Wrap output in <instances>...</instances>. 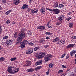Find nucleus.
Instances as JSON below:
<instances>
[{"label": "nucleus", "mask_w": 76, "mask_h": 76, "mask_svg": "<svg viewBox=\"0 0 76 76\" xmlns=\"http://www.w3.org/2000/svg\"><path fill=\"white\" fill-rule=\"evenodd\" d=\"M7 70L8 72L10 73H11V74L16 73L19 71V69L18 68L13 66L12 67L10 66H9Z\"/></svg>", "instance_id": "1"}, {"label": "nucleus", "mask_w": 76, "mask_h": 76, "mask_svg": "<svg viewBox=\"0 0 76 76\" xmlns=\"http://www.w3.org/2000/svg\"><path fill=\"white\" fill-rule=\"evenodd\" d=\"M25 35H26V34H25L24 32H21L19 33L18 36L20 37H19L17 38V41L18 42H16V44H18L20 42H21L22 41V39H23V38H24L25 37Z\"/></svg>", "instance_id": "2"}, {"label": "nucleus", "mask_w": 76, "mask_h": 76, "mask_svg": "<svg viewBox=\"0 0 76 76\" xmlns=\"http://www.w3.org/2000/svg\"><path fill=\"white\" fill-rule=\"evenodd\" d=\"M46 54H47V52H42L41 53V54L40 55L39 54L37 53L36 55V57H38L39 59H41V58H42L43 57H44V56Z\"/></svg>", "instance_id": "3"}, {"label": "nucleus", "mask_w": 76, "mask_h": 76, "mask_svg": "<svg viewBox=\"0 0 76 76\" xmlns=\"http://www.w3.org/2000/svg\"><path fill=\"white\" fill-rule=\"evenodd\" d=\"M21 44L20 47L22 49H23L25 47V45L28 44V42L26 40H23L22 42H21Z\"/></svg>", "instance_id": "4"}, {"label": "nucleus", "mask_w": 76, "mask_h": 76, "mask_svg": "<svg viewBox=\"0 0 76 76\" xmlns=\"http://www.w3.org/2000/svg\"><path fill=\"white\" fill-rule=\"evenodd\" d=\"M52 57H53V56L50 54H48L47 55V56L44 57V59L46 62L48 61Z\"/></svg>", "instance_id": "5"}, {"label": "nucleus", "mask_w": 76, "mask_h": 76, "mask_svg": "<svg viewBox=\"0 0 76 76\" xmlns=\"http://www.w3.org/2000/svg\"><path fill=\"white\" fill-rule=\"evenodd\" d=\"M12 42H13V40H12V39H9L6 42L5 44L6 46H7V47H9V46H10V45L12 44Z\"/></svg>", "instance_id": "6"}, {"label": "nucleus", "mask_w": 76, "mask_h": 76, "mask_svg": "<svg viewBox=\"0 0 76 76\" xmlns=\"http://www.w3.org/2000/svg\"><path fill=\"white\" fill-rule=\"evenodd\" d=\"M53 12H54L55 14H58L60 12V10H59L54 9L53 10Z\"/></svg>", "instance_id": "7"}, {"label": "nucleus", "mask_w": 76, "mask_h": 76, "mask_svg": "<svg viewBox=\"0 0 76 76\" xmlns=\"http://www.w3.org/2000/svg\"><path fill=\"white\" fill-rule=\"evenodd\" d=\"M33 52V49H30L28 50H27L26 51V54H30L32 53Z\"/></svg>", "instance_id": "8"}, {"label": "nucleus", "mask_w": 76, "mask_h": 76, "mask_svg": "<svg viewBox=\"0 0 76 76\" xmlns=\"http://www.w3.org/2000/svg\"><path fill=\"white\" fill-rule=\"evenodd\" d=\"M31 61L28 60L27 61L26 63L25 64V66H29L31 65Z\"/></svg>", "instance_id": "9"}, {"label": "nucleus", "mask_w": 76, "mask_h": 76, "mask_svg": "<svg viewBox=\"0 0 76 76\" xmlns=\"http://www.w3.org/2000/svg\"><path fill=\"white\" fill-rule=\"evenodd\" d=\"M74 46H75L74 44H71L68 45L66 47L67 49H69V48H73Z\"/></svg>", "instance_id": "10"}, {"label": "nucleus", "mask_w": 76, "mask_h": 76, "mask_svg": "<svg viewBox=\"0 0 76 76\" xmlns=\"http://www.w3.org/2000/svg\"><path fill=\"white\" fill-rule=\"evenodd\" d=\"M20 1L19 0H14L13 1V3L15 5H18L19 3H20Z\"/></svg>", "instance_id": "11"}, {"label": "nucleus", "mask_w": 76, "mask_h": 76, "mask_svg": "<svg viewBox=\"0 0 76 76\" xmlns=\"http://www.w3.org/2000/svg\"><path fill=\"white\" fill-rule=\"evenodd\" d=\"M42 62V60H39L35 63V65L37 66V65L41 64Z\"/></svg>", "instance_id": "12"}, {"label": "nucleus", "mask_w": 76, "mask_h": 76, "mask_svg": "<svg viewBox=\"0 0 76 76\" xmlns=\"http://www.w3.org/2000/svg\"><path fill=\"white\" fill-rule=\"evenodd\" d=\"M28 7V5L26 4H24L22 7L21 9L23 10L24 9H27Z\"/></svg>", "instance_id": "13"}, {"label": "nucleus", "mask_w": 76, "mask_h": 76, "mask_svg": "<svg viewBox=\"0 0 76 76\" xmlns=\"http://www.w3.org/2000/svg\"><path fill=\"white\" fill-rule=\"evenodd\" d=\"M44 38H43L41 39L40 40V42L42 44H44V42H45V41L44 40Z\"/></svg>", "instance_id": "14"}, {"label": "nucleus", "mask_w": 76, "mask_h": 76, "mask_svg": "<svg viewBox=\"0 0 76 76\" xmlns=\"http://www.w3.org/2000/svg\"><path fill=\"white\" fill-rule=\"evenodd\" d=\"M59 40L60 39L58 38V37H56L53 40V42H57V41H59Z\"/></svg>", "instance_id": "15"}, {"label": "nucleus", "mask_w": 76, "mask_h": 76, "mask_svg": "<svg viewBox=\"0 0 76 76\" xmlns=\"http://www.w3.org/2000/svg\"><path fill=\"white\" fill-rule=\"evenodd\" d=\"M45 26H39V27H38L37 28V29H41V30H44V29H45Z\"/></svg>", "instance_id": "16"}, {"label": "nucleus", "mask_w": 76, "mask_h": 76, "mask_svg": "<svg viewBox=\"0 0 76 76\" xmlns=\"http://www.w3.org/2000/svg\"><path fill=\"white\" fill-rule=\"evenodd\" d=\"M34 70V69L33 68H30L27 70V71L28 72H33Z\"/></svg>", "instance_id": "17"}, {"label": "nucleus", "mask_w": 76, "mask_h": 76, "mask_svg": "<svg viewBox=\"0 0 76 76\" xmlns=\"http://www.w3.org/2000/svg\"><path fill=\"white\" fill-rule=\"evenodd\" d=\"M58 2H56L54 4V8H56L58 7Z\"/></svg>", "instance_id": "18"}, {"label": "nucleus", "mask_w": 76, "mask_h": 76, "mask_svg": "<svg viewBox=\"0 0 76 76\" xmlns=\"http://www.w3.org/2000/svg\"><path fill=\"white\" fill-rule=\"evenodd\" d=\"M31 12L32 13L34 14V13H37L38 12V10H31Z\"/></svg>", "instance_id": "19"}, {"label": "nucleus", "mask_w": 76, "mask_h": 76, "mask_svg": "<svg viewBox=\"0 0 76 76\" xmlns=\"http://www.w3.org/2000/svg\"><path fill=\"white\" fill-rule=\"evenodd\" d=\"M45 8H42L40 10L41 13H44V12H45Z\"/></svg>", "instance_id": "20"}, {"label": "nucleus", "mask_w": 76, "mask_h": 76, "mask_svg": "<svg viewBox=\"0 0 76 76\" xmlns=\"http://www.w3.org/2000/svg\"><path fill=\"white\" fill-rule=\"evenodd\" d=\"M69 75L70 76H75V75L73 74V73L72 72H69Z\"/></svg>", "instance_id": "21"}, {"label": "nucleus", "mask_w": 76, "mask_h": 76, "mask_svg": "<svg viewBox=\"0 0 76 76\" xmlns=\"http://www.w3.org/2000/svg\"><path fill=\"white\" fill-rule=\"evenodd\" d=\"M5 60V58H4L3 57H1V58H0V62H1V61H4Z\"/></svg>", "instance_id": "22"}, {"label": "nucleus", "mask_w": 76, "mask_h": 76, "mask_svg": "<svg viewBox=\"0 0 76 76\" xmlns=\"http://www.w3.org/2000/svg\"><path fill=\"white\" fill-rule=\"evenodd\" d=\"M49 67L50 68H52V67H54V64L50 63L49 64Z\"/></svg>", "instance_id": "23"}, {"label": "nucleus", "mask_w": 76, "mask_h": 76, "mask_svg": "<svg viewBox=\"0 0 76 76\" xmlns=\"http://www.w3.org/2000/svg\"><path fill=\"white\" fill-rule=\"evenodd\" d=\"M17 58H16V57L10 59V60L12 61H15V60H16Z\"/></svg>", "instance_id": "24"}, {"label": "nucleus", "mask_w": 76, "mask_h": 76, "mask_svg": "<svg viewBox=\"0 0 76 76\" xmlns=\"http://www.w3.org/2000/svg\"><path fill=\"white\" fill-rule=\"evenodd\" d=\"M45 35H52V33H50V32H46L45 33Z\"/></svg>", "instance_id": "25"}, {"label": "nucleus", "mask_w": 76, "mask_h": 76, "mask_svg": "<svg viewBox=\"0 0 76 76\" xmlns=\"http://www.w3.org/2000/svg\"><path fill=\"white\" fill-rule=\"evenodd\" d=\"M41 66L37 67V68H36L35 69V70H36V71H37L38 70H39V69H41Z\"/></svg>", "instance_id": "26"}, {"label": "nucleus", "mask_w": 76, "mask_h": 76, "mask_svg": "<svg viewBox=\"0 0 76 76\" xmlns=\"http://www.w3.org/2000/svg\"><path fill=\"white\" fill-rule=\"evenodd\" d=\"M28 34L29 35H32V32H31V31H28Z\"/></svg>", "instance_id": "27"}, {"label": "nucleus", "mask_w": 76, "mask_h": 76, "mask_svg": "<svg viewBox=\"0 0 76 76\" xmlns=\"http://www.w3.org/2000/svg\"><path fill=\"white\" fill-rule=\"evenodd\" d=\"M39 47H37L35 48L34 50V51H37L38 49H39Z\"/></svg>", "instance_id": "28"}, {"label": "nucleus", "mask_w": 76, "mask_h": 76, "mask_svg": "<svg viewBox=\"0 0 76 76\" xmlns=\"http://www.w3.org/2000/svg\"><path fill=\"white\" fill-rule=\"evenodd\" d=\"M59 7L60 8H62V7H64V5L62 4H59Z\"/></svg>", "instance_id": "29"}, {"label": "nucleus", "mask_w": 76, "mask_h": 76, "mask_svg": "<svg viewBox=\"0 0 76 76\" xmlns=\"http://www.w3.org/2000/svg\"><path fill=\"white\" fill-rule=\"evenodd\" d=\"M63 18L62 17V16H60L58 18V20H63Z\"/></svg>", "instance_id": "30"}, {"label": "nucleus", "mask_w": 76, "mask_h": 76, "mask_svg": "<svg viewBox=\"0 0 76 76\" xmlns=\"http://www.w3.org/2000/svg\"><path fill=\"white\" fill-rule=\"evenodd\" d=\"M17 33L16 32H15V34L14 35V38H17Z\"/></svg>", "instance_id": "31"}, {"label": "nucleus", "mask_w": 76, "mask_h": 76, "mask_svg": "<svg viewBox=\"0 0 76 76\" xmlns=\"http://www.w3.org/2000/svg\"><path fill=\"white\" fill-rule=\"evenodd\" d=\"M65 56L66 53H64L63 54V55L61 56V58H63V57H65Z\"/></svg>", "instance_id": "32"}, {"label": "nucleus", "mask_w": 76, "mask_h": 76, "mask_svg": "<svg viewBox=\"0 0 76 76\" xmlns=\"http://www.w3.org/2000/svg\"><path fill=\"white\" fill-rule=\"evenodd\" d=\"M2 26H0V33H1L2 31H3V29L1 27Z\"/></svg>", "instance_id": "33"}, {"label": "nucleus", "mask_w": 76, "mask_h": 76, "mask_svg": "<svg viewBox=\"0 0 76 76\" xmlns=\"http://www.w3.org/2000/svg\"><path fill=\"white\" fill-rule=\"evenodd\" d=\"M7 1L6 0H2V3L3 4L6 3Z\"/></svg>", "instance_id": "34"}, {"label": "nucleus", "mask_w": 76, "mask_h": 76, "mask_svg": "<svg viewBox=\"0 0 76 76\" xmlns=\"http://www.w3.org/2000/svg\"><path fill=\"white\" fill-rule=\"evenodd\" d=\"M47 24V26L48 28H51V26L49 25V23H48Z\"/></svg>", "instance_id": "35"}, {"label": "nucleus", "mask_w": 76, "mask_h": 76, "mask_svg": "<svg viewBox=\"0 0 76 76\" xmlns=\"http://www.w3.org/2000/svg\"><path fill=\"white\" fill-rule=\"evenodd\" d=\"M69 26L70 28H72L73 26V23H69Z\"/></svg>", "instance_id": "36"}, {"label": "nucleus", "mask_w": 76, "mask_h": 76, "mask_svg": "<svg viewBox=\"0 0 76 76\" xmlns=\"http://www.w3.org/2000/svg\"><path fill=\"white\" fill-rule=\"evenodd\" d=\"M63 72V71L62 70H59L58 72V74H60V73L61 72Z\"/></svg>", "instance_id": "37"}, {"label": "nucleus", "mask_w": 76, "mask_h": 76, "mask_svg": "<svg viewBox=\"0 0 76 76\" xmlns=\"http://www.w3.org/2000/svg\"><path fill=\"white\" fill-rule=\"evenodd\" d=\"M8 36H5L3 38V39H7V38H8Z\"/></svg>", "instance_id": "38"}, {"label": "nucleus", "mask_w": 76, "mask_h": 76, "mask_svg": "<svg viewBox=\"0 0 76 76\" xmlns=\"http://www.w3.org/2000/svg\"><path fill=\"white\" fill-rule=\"evenodd\" d=\"M10 23V20H7L6 22L7 24H9Z\"/></svg>", "instance_id": "39"}, {"label": "nucleus", "mask_w": 76, "mask_h": 76, "mask_svg": "<svg viewBox=\"0 0 76 76\" xmlns=\"http://www.w3.org/2000/svg\"><path fill=\"white\" fill-rule=\"evenodd\" d=\"M60 24H61V23L59 22L56 23V25H60Z\"/></svg>", "instance_id": "40"}, {"label": "nucleus", "mask_w": 76, "mask_h": 76, "mask_svg": "<svg viewBox=\"0 0 76 76\" xmlns=\"http://www.w3.org/2000/svg\"><path fill=\"white\" fill-rule=\"evenodd\" d=\"M21 32H24V31H25V28H22L21 30Z\"/></svg>", "instance_id": "41"}, {"label": "nucleus", "mask_w": 76, "mask_h": 76, "mask_svg": "<svg viewBox=\"0 0 76 76\" xmlns=\"http://www.w3.org/2000/svg\"><path fill=\"white\" fill-rule=\"evenodd\" d=\"M70 54L71 55V56H73V54H73V52H72V51L70 53Z\"/></svg>", "instance_id": "42"}, {"label": "nucleus", "mask_w": 76, "mask_h": 76, "mask_svg": "<svg viewBox=\"0 0 76 76\" xmlns=\"http://www.w3.org/2000/svg\"><path fill=\"white\" fill-rule=\"evenodd\" d=\"M71 18L70 17L68 18H66V20H67L68 21H69L70 19Z\"/></svg>", "instance_id": "43"}, {"label": "nucleus", "mask_w": 76, "mask_h": 76, "mask_svg": "<svg viewBox=\"0 0 76 76\" xmlns=\"http://www.w3.org/2000/svg\"><path fill=\"white\" fill-rule=\"evenodd\" d=\"M72 51V53H73L74 54H75V53H76V50H73Z\"/></svg>", "instance_id": "44"}, {"label": "nucleus", "mask_w": 76, "mask_h": 76, "mask_svg": "<svg viewBox=\"0 0 76 76\" xmlns=\"http://www.w3.org/2000/svg\"><path fill=\"white\" fill-rule=\"evenodd\" d=\"M62 67L63 68H65L66 67V66H64V65H62Z\"/></svg>", "instance_id": "45"}, {"label": "nucleus", "mask_w": 76, "mask_h": 76, "mask_svg": "<svg viewBox=\"0 0 76 76\" xmlns=\"http://www.w3.org/2000/svg\"><path fill=\"white\" fill-rule=\"evenodd\" d=\"M49 47V45H45L44 46V47H45V48H47V47Z\"/></svg>", "instance_id": "46"}, {"label": "nucleus", "mask_w": 76, "mask_h": 76, "mask_svg": "<svg viewBox=\"0 0 76 76\" xmlns=\"http://www.w3.org/2000/svg\"><path fill=\"white\" fill-rule=\"evenodd\" d=\"M69 55L67 56L66 57V59H68V58H69Z\"/></svg>", "instance_id": "47"}, {"label": "nucleus", "mask_w": 76, "mask_h": 76, "mask_svg": "<svg viewBox=\"0 0 76 76\" xmlns=\"http://www.w3.org/2000/svg\"><path fill=\"white\" fill-rule=\"evenodd\" d=\"M72 38L73 39H76V36L72 37Z\"/></svg>", "instance_id": "48"}, {"label": "nucleus", "mask_w": 76, "mask_h": 76, "mask_svg": "<svg viewBox=\"0 0 76 76\" xmlns=\"http://www.w3.org/2000/svg\"><path fill=\"white\" fill-rule=\"evenodd\" d=\"M11 12H12V11H11V10H9L8 11H7V12L9 14V13H10Z\"/></svg>", "instance_id": "49"}, {"label": "nucleus", "mask_w": 76, "mask_h": 76, "mask_svg": "<svg viewBox=\"0 0 76 76\" xmlns=\"http://www.w3.org/2000/svg\"><path fill=\"white\" fill-rule=\"evenodd\" d=\"M46 39H50V38L49 37H48V36H47L46 37Z\"/></svg>", "instance_id": "50"}, {"label": "nucleus", "mask_w": 76, "mask_h": 76, "mask_svg": "<svg viewBox=\"0 0 76 76\" xmlns=\"http://www.w3.org/2000/svg\"><path fill=\"white\" fill-rule=\"evenodd\" d=\"M61 43H62V44H65V42L64 41H63L62 40Z\"/></svg>", "instance_id": "51"}, {"label": "nucleus", "mask_w": 76, "mask_h": 76, "mask_svg": "<svg viewBox=\"0 0 76 76\" xmlns=\"http://www.w3.org/2000/svg\"><path fill=\"white\" fill-rule=\"evenodd\" d=\"M29 44L30 45H34V44L32 43H29Z\"/></svg>", "instance_id": "52"}, {"label": "nucleus", "mask_w": 76, "mask_h": 76, "mask_svg": "<svg viewBox=\"0 0 76 76\" xmlns=\"http://www.w3.org/2000/svg\"><path fill=\"white\" fill-rule=\"evenodd\" d=\"M49 11H50L51 12H53V10H52V9H49Z\"/></svg>", "instance_id": "53"}, {"label": "nucleus", "mask_w": 76, "mask_h": 76, "mask_svg": "<svg viewBox=\"0 0 76 76\" xmlns=\"http://www.w3.org/2000/svg\"><path fill=\"white\" fill-rule=\"evenodd\" d=\"M5 14L6 15H9V13H8V12H7L5 13Z\"/></svg>", "instance_id": "54"}, {"label": "nucleus", "mask_w": 76, "mask_h": 76, "mask_svg": "<svg viewBox=\"0 0 76 76\" xmlns=\"http://www.w3.org/2000/svg\"><path fill=\"white\" fill-rule=\"evenodd\" d=\"M46 75H48V74H49V72H48V71L47 72H46Z\"/></svg>", "instance_id": "55"}, {"label": "nucleus", "mask_w": 76, "mask_h": 76, "mask_svg": "<svg viewBox=\"0 0 76 76\" xmlns=\"http://www.w3.org/2000/svg\"><path fill=\"white\" fill-rule=\"evenodd\" d=\"M74 70L75 71V72H76V68H74Z\"/></svg>", "instance_id": "56"}, {"label": "nucleus", "mask_w": 76, "mask_h": 76, "mask_svg": "<svg viewBox=\"0 0 76 76\" xmlns=\"http://www.w3.org/2000/svg\"><path fill=\"white\" fill-rule=\"evenodd\" d=\"M0 50H1L2 51H3V49L1 48H0Z\"/></svg>", "instance_id": "57"}, {"label": "nucleus", "mask_w": 76, "mask_h": 76, "mask_svg": "<svg viewBox=\"0 0 76 76\" xmlns=\"http://www.w3.org/2000/svg\"><path fill=\"white\" fill-rule=\"evenodd\" d=\"M0 50H1L2 51H3V49L1 48H0Z\"/></svg>", "instance_id": "58"}, {"label": "nucleus", "mask_w": 76, "mask_h": 76, "mask_svg": "<svg viewBox=\"0 0 76 76\" xmlns=\"http://www.w3.org/2000/svg\"><path fill=\"white\" fill-rule=\"evenodd\" d=\"M66 74H65V75H64L63 74H62V75H61V76H66Z\"/></svg>", "instance_id": "59"}, {"label": "nucleus", "mask_w": 76, "mask_h": 76, "mask_svg": "<svg viewBox=\"0 0 76 76\" xmlns=\"http://www.w3.org/2000/svg\"><path fill=\"white\" fill-rule=\"evenodd\" d=\"M70 69H67V71L68 72H69V71H70Z\"/></svg>", "instance_id": "60"}, {"label": "nucleus", "mask_w": 76, "mask_h": 76, "mask_svg": "<svg viewBox=\"0 0 76 76\" xmlns=\"http://www.w3.org/2000/svg\"><path fill=\"white\" fill-rule=\"evenodd\" d=\"M46 10H49V8H46Z\"/></svg>", "instance_id": "61"}, {"label": "nucleus", "mask_w": 76, "mask_h": 76, "mask_svg": "<svg viewBox=\"0 0 76 76\" xmlns=\"http://www.w3.org/2000/svg\"><path fill=\"white\" fill-rule=\"evenodd\" d=\"M1 9H1V6H0V10H1Z\"/></svg>", "instance_id": "62"}, {"label": "nucleus", "mask_w": 76, "mask_h": 76, "mask_svg": "<svg viewBox=\"0 0 76 76\" xmlns=\"http://www.w3.org/2000/svg\"><path fill=\"white\" fill-rule=\"evenodd\" d=\"M15 23H16L14 22L12 23V24H13V25H15Z\"/></svg>", "instance_id": "63"}, {"label": "nucleus", "mask_w": 76, "mask_h": 76, "mask_svg": "<svg viewBox=\"0 0 76 76\" xmlns=\"http://www.w3.org/2000/svg\"><path fill=\"white\" fill-rule=\"evenodd\" d=\"M75 62V63H76V58L74 60Z\"/></svg>", "instance_id": "64"}]
</instances>
